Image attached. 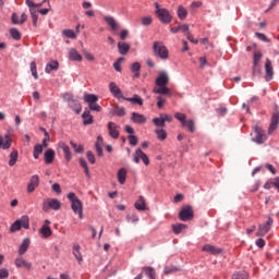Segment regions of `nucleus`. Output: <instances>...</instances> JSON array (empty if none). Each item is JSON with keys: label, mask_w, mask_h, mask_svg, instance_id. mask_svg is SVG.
I'll return each instance as SVG.
<instances>
[{"label": "nucleus", "mask_w": 279, "mask_h": 279, "mask_svg": "<svg viewBox=\"0 0 279 279\" xmlns=\"http://www.w3.org/2000/svg\"><path fill=\"white\" fill-rule=\"evenodd\" d=\"M62 203L58 198H47L43 202L44 213H49V210H60Z\"/></svg>", "instance_id": "nucleus-6"}, {"label": "nucleus", "mask_w": 279, "mask_h": 279, "mask_svg": "<svg viewBox=\"0 0 279 279\" xmlns=\"http://www.w3.org/2000/svg\"><path fill=\"white\" fill-rule=\"evenodd\" d=\"M10 35L13 40H21V32L17 28H11Z\"/></svg>", "instance_id": "nucleus-51"}, {"label": "nucleus", "mask_w": 279, "mask_h": 279, "mask_svg": "<svg viewBox=\"0 0 279 279\" xmlns=\"http://www.w3.org/2000/svg\"><path fill=\"white\" fill-rule=\"evenodd\" d=\"M38 186H40V177H38V174H34L29 179L26 191L27 193H34Z\"/></svg>", "instance_id": "nucleus-8"}, {"label": "nucleus", "mask_w": 279, "mask_h": 279, "mask_svg": "<svg viewBox=\"0 0 279 279\" xmlns=\"http://www.w3.org/2000/svg\"><path fill=\"white\" fill-rule=\"evenodd\" d=\"M250 278V275L247 274V271H239L233 274L232 279H247Z\"/></svg>", "instance_id": "nucleus-50"}, {"label": "nucleus", "mask_w": 279, "mask_h": 279, "mask_svg": "<svg viewBox=\"0 0 279 279\" xmlns=\"http://www.w3.org/2000/svg\"><path fill=\"white\" fill-rule=\"evenodd\" d=\"M32 243V240H29V238H25L19 248V255L23 256L24 254H26L27 250H29V245Z\"/></svg>", "instance_id": "nucleus-21"}, {"label": "nucleus", "mask_w": 279, "mask_h": 279, "mask_svg": "<svg viewBox=\"0 0 279 279\" xmlns=\"http://www.w3.org/2000/svg\"><path fill=\"white\" fill-rule=\"evenodd\" d=\"M126 219H128V221H131V223H137V221H138V216L135 215V214H133V215H131V216H128Z\"/></svg>", "instance_id": "nucleus-63"}, {"label": "nucleus", "mask_w": 279, "mask_h": 279, "mask_svg": "<svg viewBox=\"0 0 279 279\" xmlns=\"http://www.w3.org/2000/svg\"><path fill=\"white\" fill-rule=\"evenodd\" d=\"M73 255L75 256L76 260H78V263H82L83 258L82 253L80 252V244L73 245Z\"/></svg>", "instance_id": "nucleus-45"}, {"label": "nucleus", "mask_w": 279, "mask_h": 279, "mask_svg": "<svg viewBox=\"0 0 279 279\" xmlns=\"http://www.w3.org/2000/svg\"><path fill=\"white\" fill-rule=\"evenodd\" d=\"M118 51L120 56H128V52L130 51V44L125 41H119L118 43Z\"/></svg>", "instance_id": "nucleus-27"}, {"label": "nucleus", "mask_w": 279, "mask_h": 279, "mask_svg": "<svg viewBox=\"0 0 279 279\" xmlns=\"http://www.w3.org/2000/svg\"><path fill=\"white\" fill-rule=\"evenodd\" d=\"M179 27H180V29L182 31V33H183L185 36H189V34H191L187 24L181 25V26H179Z\"/></svg>", "instance_id": "nucleus-62"}, {"label": "nucleus", "mask_w": 279, "mask_h": 279, "mask_svg": "<svg viewBox=\"0 0 279 279\" xmlns=\"http://www.w3.org/2000/svg\"><path fill=\"white\" fill-rule=\"evenodd\" d=\"M78 162H80L81 167L84 169L87 178H90V170L88 169V163L86 162V159L80 158Z\"/></svg>", "instance_id": "nucleus-46"}, {"label": "nucleus", "mask_w": 279, "mask_h": 279, "mask_svg": "<svg viewBox=\"0 0 279 279\" xmlns=\"http://www.w3.org/2000/svg\"><path fill=\"white\" fill-rule=\"evenodd\" d=\"M86 156H87L88 162H90V165H95V155L93 154V151L88 150L86 153Z\"/></svg>", "instance_id": "nucleus-61"}, {"label": "nucleus", "mask_w": 279, "mask_h": 279, "mask_svg": "<svg viewBox=\"0 0 279 279\" xmlns=\"http://www.w3.org/2000/svg\"><path fill=\"white\" fill-rule=\"evenodd\" d=\"M278 125H279V112L275 111L272 113V117H271V120H270L268 134H274V132H276V130H278Z\"/></svg>", "instance_id": "nucleus-11"}, {"label": "nucleus", "mask_w": 279, "mask_h": 279, "mask_svg": "<svg viewBox=\"0 0 279 279\" xmlns=\"http://www.w3.org/2000/svg\"><path fill=\"white\" fill-rule=\"evenodd\" d=\"M22 228H24V230H29V216L24 215L15 220L10 227V232H19Z\"/></svg>", "instance_id": "nucleus-4"}, {"label": "nucleus", "mask_w": 279, "mask_h": 279, "mask_svg": "<svg viewBox=\"0 0 279 279\" xmlns=\"http://www.w3.org/2000/svg\"><path fill=\"white\" fill-rule=\"evenodd\" d=\"M70 145H71V147L74 148V151H75L76 154H82V151H84V146L77 145V144L74 143L73 141L70 142Z\"/></svg>", "instance_id": "nucleus-53"}, {"label": "nucleus", "mask_w": 279, "mask_h": 279, "mask_svg": "<svg viewBox=\"0 0 279 279\" xmlns=\"http://www.w3.org/2000/svg\"><path fill=\"white\" fill-rule=\"evenodd\" d=\"M39 234H41L43 239H49L53 234V231H51V227L43 225L39 229Z\"/></svg>", "instance_id": "nucleus-29"}, {"label": "nucleus", "mask_w": 279, "mask_h": 279, "mask_svg": "<svg viewBox=\"0 0 279 279\" xmlns=\"http://www.w3.org/2000/svg\"><path fill=\"white\" fill-rule=\"evenodd\" d=\"M174 119H177V121H180L182 128H187L189 132H195V121L193 119L186 120V114L182 112H175Z\"/></svg>", "instance_id": "nucleus-5"}, {"label": "nucleus", "mask_w": 279, "mask_h": 279, "mask_svg": "<svg viewBox=\"0 0 279 279\" xmlns=\"http://www.w3.org/2000/svg\"><path fill=\"white\" fill-rule=\"evenodd\" d=\"M155 14L159 19L160 23H165L166 25H168V23H171V21H173V16H171L169 10L160 8V4L158 2L155 3Z\"/></svg>", "instance_id": "nucleus-2"}, {"label": "nucleus", "mask_w": 279, "mask_h": 279, "mask_svg": "<svg viewBox=\"0 0 279 279\" xmlns=\"http://www.w3.org/2000/svg\"><path fill=\"white\" fill-rule=\"evenodd\" d=\"M151 16H144L142 17V25H144V27H147L151 25Z\"/></svg>", "instance_id": "nucleus-58"}, {"label": "nucleus", "mask_w": 279, "mask_h": 279, "mask_svg": "<svg viewBox=\"0 0 279 279\" xmlns=\"http://www.w3.org/2000/svg\"><path fill=\"white\" fill-rule=\"evenodd\" d=\"M12 147V137L10 135H0V149H10Z\"/></svg>", "instance_id": "nucleus-18"}, {"label": "nucleus", "mask_w": 279, "mask_h": 279, "mask_svg": "<svg viewBox=\"0 0 279 279\" xmlns=\"http://www.w3.org/2000/svg\"><path fill=\"white\" fill-rule=\"evenodd\" d=\"M83 53H84L85 58L88 60V62L95 61V56L93 53H90L89 51L83 50Z\"/></svg>", "instance_id": "nucleus-60"}, {"label": "nucleus", "mask_w": 279, "mask_h": 279, "mask_svg": "<svg viewBox=\"0 0 279 279\" xmlns=\"http://www.w3.org/2000/svg\"><path fill=\"white\" fill-rule=\"evenodd\" d=\"M177 15L180 21H184L189 16V10L184 5H179L177 10Z\"/></svg>", "instance_id": "nucleus-34"}, {"label": "nucleus", "mask_w": 279, "mask_h": 279, "mask_svg": "<svg viewBox=\"0 0 279 279\" xmlns=\"http://www.w3.org/2000/svg\"><path fill=\"white\" fill-rule=\"evenodd\" d=\"M153 93L155 95H169L171 93V89L167 87V85L158 86L153 89Z\"/></svg>", "instance_id": "nucleus-35"}, {"label": "nucleus", "mask_w": 279, "mask_h": 279, "mask_svg": "<svg viewBox=\"0 0 279 279\" xmlns=\"http://www.w3.org/2000/svg\"><path fill=\"white\" fill-rule=\"evenodd\" d=\"M62 35L65 36V38H71L73 40L77 38V33H75L73 29H64L62 31Z\"/></svg>", "instance_id": "nucleus-42"}, {"label": "nucleus", "mask_w": 279, "mask_h": 279, "mask_svg": "<svg viewBox=\"0 0 279 279\" xmlns=\"http://www.w3.org/2000/svg\"><path fill=\"white\" fill-rule=\"evenodd\" d=\"M254 143L263 145L265 143V131L260 126H255V136L253 137Z\"/></svg>", "instance_id": "nucleus-14"}, {"label": "nucleus", "mask_w": 279, "mask_h": 279, "mask_svg": "<svg viewBox=\"0 0 279 279\" xmlns=\"http://www.w3.org/2000/svg\"><path fill=\"white\" fill-rule=\"evenodd\" d=\"M105 22L111 27V31L118 32L119 31V24L117 23V20H114L112 16L107 15L105 16Z\"/></svg>", "instance_id": "nucleus-28"}, {"label": "nucleus", "mask_w": 279, "mask_h": 279, "mask_svg": "<svg viewBox=\"0 0 279 279\" xmlns=\"http://www.w3.org/2000/svg\"><path fill=\"white\" fill-rule=\"evenodd\" d=\"M194 217L193 214V207L191 206H185L181 209V211L179 213V219L181 221H191Z\"/></svg>", "instance_id": "nucleus-7"}, {"label": "nucleus", "mask_w": 279, "mask_h": 279, "mask_svg": "<svg viewBox=\"0 0 279 279\" xmlns=\"http://www.w3.org/2000/svg\"><path fill=\"white\" fill-rule=\"evenodd\" d=\"M203 252H207L208 254H214V256H217V254H221V248L210 244H205L203 246Z\"/></svg>", "instance_id": "nucleus-26"}, {"label": "nucleus", "mask_w": 279, "mask_h": 279, "mask_svg": "<svg viewBox=\"0 0 279 279\" xmlns=\"http://www.w3.org/2000/svg\"><path fill=\"white\" fill-rule=\"evenodd\" d=\"M155 134L157 135V138L159 141H166L167 140V131H165V129H156Z\"/></svg>", "instance_id": "nucleus-44"}, {"label": "nucleus", "mask_w": 279, "mask_h": 279, "mask_svg": "<svg viewBox=\"0 0 279 279\" xmlns=\"http://www.w3.org/2000/svg\"><path fill=\"white\" fill-rule=\"evenodd\" d=\"M153 51L160 60H169V49L161 41L153 44Z\"/></svg>", "instance_id": "nucleus-3"}, {"label": "nucleus", "mask_w": 279, "mask_h": 279, "mask_svg": "<svg viewBox=\"0 0 279 279\" xmlns=\"http://www.w3.org/2000/svg\"><path fill=\"white\" fill-rule=\"evenodd\" d=\"M131 73L134 74V77H141V63L140 62H134L131 65Z\"/></svg>", "instance_id": "nucleus-37"}, {"label": "nucleus", "mask_w": 279, "mask_h": 279, "mask_svg": "<svg viewBox=\"0 0 279 279\" xmlns=\"http://www.w3.org/2000/svg\"><path fill=\"white\" fill-rule=\"evenodd\" d=\"M60 69V63L58 61H50L45 66V73L48 75L51 73V71H58Z\"/></svg>", "instance_id": "nucleus-24"}, {"label": "nucleus", "mask_w": 279, "mask_h": 279, "mask_svg": "<svg viewBox=\"0 0 279 279\" xmlns=\"http://www.w3.org/2000/svg\"><path fill=\"white\" fill-rule=\"evenodd\" d=\"M68 199L71 202V208L75 215H78L80 219H84V204L78 199L75 193L70 192L68 194Z\"/></svg>", "instance_id": "nucleus-1"}, {"label": "nucleus", "mask_w": 279, "mask_h": 279, "mask_svg": "<svg viewBox=\"0 0 279 279\" xmlns=\"http://www.w3.org/2000/svg\"><path fill=\"white\" fill-rule=\"evenodd\" d=\"M155 84L156 86H167L169 84V73L167 71H160Z\"/></svg>", "instance_id": "nucleus-10"}, {"label": "nucleus", "mask_w": 279, "mask_h": 279, "mask_svg": "<svg viewBox=\"0 0 279 279\" xmlns=\"http://www.w3.org/2000/svg\"><path fill=\"white\" fill-rule=\"evenodd\" d=\"M142 154H145V153H143V150L141 149V148H137L136 150H135V153H134V162H135V165H138V162H141V158H143V155Z\"/></svg>", "instance_id": "nucleus-49"}, {"label": "nucleus", "mask_w": 279, "mask_h": 279, "mask_svg": "<svg viewBox=\"0 0 279 279\" xmlns=\"http://www.w3.org/2000/svg\"><path fill=\"white\" fill-rule=\"evenodd\" d=\"M52 191H53L54 193H57L58 195H60V193H62V189L60 187V184H59V183L52 184Z\"/></svg>", "instance_id": "nucleus-64"}, {"label": "nucleus", "mask_w": 279, "mask_h": 279, "mask_svg": "<svg viewBox=\"0 0 279 279\" xmlns=\"http://www.w3.org/2000/svg\"><path fill=\"white\" fill-rule=\"evenodd\" d=\"M184 229H186V225L184 223L172 225V232L175 234H180Z\"/></svg>", "instance_id": "nucleus-48"}, {"label": "nucleus", "mask_w": 279, "mask_h": 279, "mask_svg": "<svg viewBox=\"0 0 279 279\" xmlns=\"http://www.w3.org/2000/svg\"><path fill=\"white\" fill-rule=\"evenodd\" d=\"M128 138L132 147H136L138 145V137L136 135H129Z\"/></svg>", "instance_id": "nucleus-55"}, {"label": "nucleus", "mask_w": 279, "mask_h": 279, "mask_svg": "<svg viewBox=\"0 0 279 279\" xmlns=\"http://www.w3.org/2000/svg\"><path fill=\"white\" fill-rule=\"evenodd\" d=\"M69 60H72V62H82L83 58L80 51L75 50V48H71L69 50Z\"/></svg>", "instance_id": "nucleus-23"}, {"label": "nucleus", "mask_w": 279, "mask_h": 279, "mask_svg": "<svg viewBox=\"0 0 279 279\" xmlns=\"http://www.w3.org/2000/svg\"><path fill=\"white\" fill-rule=\"evenodd\" d=\"M89 110L93 112H101V106L97 105V102H92L88 105Z\"/></svg>", "instance_id": "nucleus-56"}, {"label": "nucleus", "mask_w": 279, "mask_h": 279, "mask_svg": "<svg viewBox=\"0 0 279 279\" xmlns=\"http://www.w3.org/2000/svg\"><path fill=\"white\" fill-rule=\"evenodd\" d=\"M14 264L15 267H17V269L24 268L27 269L28 271L32 269V263L27 262L22 256L15 258Z\"/></svg>", "instance_id": "nucleus-15"}, {"label": "nucleus", "mask_w": 279, "mask_h": 279, "mask_svg": "<svg viewBox=\"0 0 279 279\" xmlns=\"http://www.w3.org/2000/svg\"><path fill=\"white\" fill-rule=\"evenodd\" d=\"M117 175L119 184H125V180L128 179V170L125 168H121L118 170Z\"/></svg>", "instance_id": "nucleus-32"}, {"label": "nucleus", "mask_w": 279, "mask_h": 279, "mask_svg": "<svg viewBox=\"0 0 279 279\" xmlns=\"http://www.w3.org/2000/svg\"><path fill=\"white\" fill-rule=\"evenodd\" d=\"M165 104H167V99L162 98V96L157 97V108L162 109L165 108Z\"/></svg>", "instance_id": "nucleus-57"}, {"label": "nucleus", "mask_w": 279, "mask_h": 279, "mask_svg": "<svg viewBox=\"0 0 279 279\" xmlns=\"http://www.w3.org/2000/svg\"><path fill=\"white\" fill-rule=\"evenodd\" d=\"M59 147L60 149H62L66 162H71V160L73 159V153H71V148L69 147V145H66V143L64 142H60Z\"/></svg>", "instance_id": "nucleus-16"}, {"label": "nucleus", "mask_w": 279, "mask_h": 279, "mask_svg": "<svg viewBox=\"0 0 279 279\" xmlns=\"http://www.w3.org/2000/svg\"><path fill=\"white\" fill-rule=\"evenodd\" d=\"M107 128L111 138H119V125H117V123L108 122Z\"/></svg>", "instance_id": "nucleus-19"}, {"label": "nucleus", "mask_w": 279, "mask_h": 279, "mask_svg": "<svg viewBox=\"0 0 279 279\" xmlns=\"http://www.w3.org/2000/svg\"><path fill=\"white\" fill-rule=\"evenodd\" d=\"M153 123L156 125V128H165L166 123L165 119L162 118V113H160L158 118H154Z\"/></svg>", "instance_id": "nucleus-40"}, {"label": "nucleus", "mask_w": 279, "mask_h": 279, "mask_svg": "<svg viewBox=\"0 0 279 279\" xmlns=\"http://www.w3.org/2000/svg\"><path fill=\"white\" fill-rule=\"evenodd\" d=\"M83 118V125H93V116L90 114V111L85 110L82 114Z\"/></svg>", "instance_id": "nucleus-36"}, {"label": "nucleus", "mask_w": 279, "mask_h": 279, "mask_svg": "<svg viewBox=\"0 0 279 279\" xmlns=\"http://www.w3.org/2000/svg\"><path fill=\"white\" fill-rule=\"evenodd\" d=\"M29 14H31L34 27H36L38 25V11L36 9H31Z\"/></svg>", "instance_id": "nucleus-47"}, {"label": "nucleus", "mask_w": 279, "mask_h": 279, "mask_svg": "<svg viewBox=\"0 0 279 279\" xmlns=\"http://www.w3.org/2000/svg\"><path fill=\"white\" fill-rule=\"evenodd\" d=\"M143 271H145L147 278L156 279V269L154 267H144Z\"/></svg>", "instance_id": "nucleus-41"}, {"label": "nucleus", "mask_w": 279, "mask_h": 279, "mask_svg": "<svg viewBox=\"0 0 279 279\" xmlns=\"http://www.w3.org/2000/svg\"><path fill=\"white\" fill-rule=\"evenodd\" d=\"M113 114L116 117H125V109L123 107H116Z\"/></svg>", "instance_id": "nucleus-54"}, {"label": "nucleus", "mask_w": 279, "mask_h": 279, "mask_svg": "<svg viewBox=\"0 0 279 279\" xmlns=\"http://www.w3.org/2000/svg\"><path fill=\"white\" fill-rule=\"evenodd\" d=\"M131 121L132 123H136L137 125H143V123H147V118L142 113L132 112Z\"/></svg>", "instance_id": "nucleus-17"}, {"label": "nucleus", "mask_w": 279, "mask_h": 279, "mask_svg": "<svg viewBox=\"0 0 279 279\" xmlns=\"http://www.w3.org/2000/svg\"><path fill=\"white\" fill-rule=\"evenodd\" d=\"M260 60H263V52L255 51L253 54V66H258V64H260Z\"/></svg>", "instance_id": "nucleus-39"}, {"label": "nucleus", "mask_w": 279, "mask_h": 279, "mask_svg": "<svg viewBox=\"0 0 279 279\" xmlns=\"http://www.w3.org/2000/svg\"><path fill=\"white\" fill-rule=\"evenodd\" d=\"M10 276V271L8 268H1L0 269V279H5Z\"/></svg>", "instance_id": "nucleus-59"}, {"label": "nucleus", "mask_w": 279, "mask_h": 279, "mask_svg": "<svg viewBox=\"0 0 279 279\" xmlns=\"http://www.w3.org/2000/svg\"><path fill=\"white\" fill-rule=\"evenodd\" d=\"M54 158H56V151L53 149L49 148L44 153V160L46 165H51Z\"/></svg>", "instance_id": "nucleus-22"}, {"label": "nucleus", "mask_w": 279, "mask_h": 279, "mask_svg": "<svg viewBox=\"0 0 279 279\" xmlns=\"http://www.w3.org/2000/svg\"><path fill=\"white\" fill-rule=\"evenodd\" d=\"M27 21V13H22L21 16L16 12L12 13L11 22L13 25H23Z\"/></svg>", "instance_id": "nucleus-13"}, {"label": "nucleus", "mask_w": 279, "mask_h": 279, "mask_svg": "<svg viewBox=\"0 0 279 279\" xmlns=\"http://www.w3.org/2000/svg\"><path fill=\"white\" fill-rule=\"evenodd\" d=\"M265 71L266 82H271V80H274V66L271 65V61L269 59H266Z\"/></svg>", "instance_id": "nucleus-20"}, {"label": "nucleus", "mask_w": 279, "mask_h": 279, "mask_svg": "<svg viewBox=\"0 0 279 279\" xmlns=\"http://www.w3.org/2000/svg\"><path fill=\"white\" fill-rule=\"evenodd\" d=\"M109 90L111 95L116 97V99H123V97H125L123 96V92L121 90V88L118 87L117 83L114 82L109 83Z\"/></svg>", "instance_id": "nucleus-12"}, {"label": "nucleus", "mask_w": 279, "mask_h": 279, "mask_svg": "<svg viewBox=\"0 0 279 279\" xmlns=\"http://www.w3.org/2000/svg\"><path fill=\"white\" fill-rule=\"evenodd\" d=\"M40 154H43V145L36 144L34 146V151H33V156L35 160H38V158H40Z\"/></svg>", "instance_id": "nucleus-43"}, {"label": "nucleus", "mask_w": 279, "mask_h": 279, "mask_svg": "<svg viewBox=\"0 0 279 279\" xmlns=\"http://www.w3.org/2000/svg\"><path fill=\"white\" fill-rule=\"evenodd\" d=\"M19 162V150L13 149L9 155V167H14Z\"/></svg>", "instance_id": "nucleus-31"}, {"label": "nucleus", "mask_w": 279, "mask_h": 279, "mask_svg": "<svg viewBox=\"0 0 279 279\" xmlns=\"http://www.w3.org/2000/svg\"><path fill=\"white\" fill-rule=\"evenodd\" d=\"M272 225H274L272 218H268V220L265 223L259 225L258 231H257V236H265V234H267V232H269V230H271Z\"/></svg>", "instance_id": "nucleus-9"}, {"label": "nucleus", "mask_w": 279, "mask_h": 279, "mask_svg": "<svg viewBox=\"0 0 279 279\" xmlns=\"http://www.w3.org/2000/svg\"><path fill=\"white\" fill-rule=\"evenodd\" d=\"M31 73L34 80H38V70L36 69V61L31 62Z\"/></svg>", "instance_id": "nucleus-52"}, {"label": "nucleus", "mask_w": 279, "mask_h": 279, "mask_svg": "<svg viewBox=\"0 0 279 279\" xmlns=\"http://www.w3.org/2000/svg\"><path fill=\"white\" fill-rule=\"evenodd\" d=\"M122 99L124 101H129L130 104H134V105H137V106H143V98H141V96L138 95H133V97L131 98H126V97H122Z\"/></svg>", "instance_id": "nucleus-33"}, {"label": "nucleus", "mask_w": 279, "mask_h": 279, "mask_svg": "<svg viewBox=\"0 0 279 279\" xmlns=\"http://www.w3.org/2000/svg\"><path fill=\"white\" fill-rule=\"evenodd\" d=\"M83 99L85 104H88V106H90V104H97L99 101V96L95 94H85Z\"/></svg>", "instance_id": "nucleus-30"}, {"label": "nucleus", "mask_w": 279, "mask_h": 279, "mask_svg": "<svg viewBox=\"0 0 279 279\" xmlns=\"http://www.w3.org/2000/svg\"><path fill=\"white\" fill-rule=\"evenodd\" d=\"M135 208L136 210H146L147 206L145 205V197H138V199L135 202Z\"/></svg>", "instance_id": "nucleus-38"}, {"label": "nucleus", "mask_w": 279, "mask_h": 279, "mask_svg": "<svg viewBox=\"0 0 279 279\" xmlns=\"http://www.w3.org/2000/svg\"><path fill=\"white\" fill-rule=\"evenodd\" d=\"M69 106L70 108L76 112V114H80L82 112V105H80V101L75 100V99H68Z\"/></svg>", "instance_id": "nucleus-25"}]
</instances>
